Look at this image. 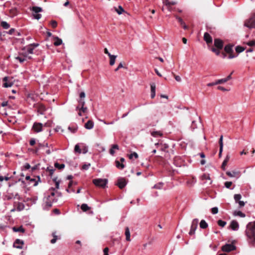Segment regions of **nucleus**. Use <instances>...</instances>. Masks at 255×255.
I'll list each match as a JSON object with an SVG mask.
<instances>
[{"mask_svg": "<svg viewBox=\"0 0 255 255\" xmlns=\"http://www.w3.org/2000/svg\"><path fill=\"white\" fill-rule=\"evenodd\" d=\"M249 243L253 245H255V221L250 222L247 225L245 231Z\"/></svg>", "mask_w": 255, "mask_h": 255, "instance_id": "nucleus-1", "label": "nucleus"}, {"mask_svg": "<svg viewBox=\"0 0 255 255\" xmlns=\"http://www.w3.org/2000/svg\"><path fill=\"white\" fill-rule=\"evenodd\" d=\"M38 46L39 44L38 43H32L28 45L22 49L21 54L24 57L27 58V59H29L31 58V56H29V54H33L34 49Z\"/></svg>", "mask_w": 255, "mask_h": 255, "instance_id": "nucleus-2", "label": "nucleus"}, {"mask_svg": "<svg viewBox=\"0 0 255 255\" xmlns=\"http://www.w3.org/2000/svg\"><path fill=\"white\" fill-rule=\"evenodd\" d=\"M245 26L250 28L255 27V14H253L244 24Z\"/></svg>", "mask_w": 255, "mask_h": 255, "instance_id": "nucleus-3", "label": "nucleus"}, {"mask_svg": "<svg viewBox=\"0 0 255 255\" xmlns=\"http://www.w3.org/2000/svg\"><path fill=\"white\" fill-rule=\"evenodd\" d=\"M93 183L97 186L104 187L107 183V180L105 179H95L93 181Z\"/></svg>", "mask_w": 255, "mask_h": 255, "instance_id": "nucleus-4", "label": "nucleus"}, {"mask_svg": "<svg viewBox=\"0 0 255 255\" xmlns=\"http://www.w3.org/2000/svg\"><path fill=\"white\" fill-rule=\"evenodd\" d=\"M32 10L34 18L38 20L41 17V15L38 13L42 11V8L38 6H33L32 8Z\"/></svg>", "mask_w": 255, "mask_h": 255, "instance_id": "nucleus-5", "label": "nucleus"}, {"mask_svg": "<svg viewBox=\"0 0 255 255\" xmlns=\"http://www.w3.org/2000/svg\"><path fill=\"white\" fill-rule=\"evenodd\" d=\"M199 220L197 219H194L191 224V229L189 232L190 235H193L195 234V231L197 228Z\"/></svg>", "mask_w": 255, "mask_h": 255, "instance_id": "nucleus-6", "label": "nucleus"}, {"mask_svg": "<svg viewBox=\"0 0 255 255\" xmlns=\"http://www.w3.org/2000/svg\"><path fill=\"white\" fill-rule=\"evenodd\" d=\"M33 107L36 108L37 113L41 115L44 114L45 111H46L45 107L43 105L41 104H34Z\"/></svg>", "mask_w": 255, "mask_h": 255, "instance_id": "nucleus-7", "label": "nucleus"}, {"mask_svg": "<svg viewBox=\"0 0 255 255\" xmlns=\"http://www.w3.org/2000/svg\"><path fill=\"white\" fill-rule=\"evenodd\" d=\"M12 79L5 77L3 79V86L5 88L11 87L13 85Z\"/></svg>", "mask_w": 255, "mask_h": 255, "instance_id": "nucleus-8", "label": "nucleus"}, {"mask_svg": "<svg viewBox=\"0 0 255 255\" xmlns=\"http://www.w3.org/2000/svg\"><path fill=\"white\" fill-rule=\"evenodd\" d=\"M236 249V247L233 244H226L222 247V250L225 252H230Z\"/></svg>", "mask_w": 255, "mask_h": 255, "instance_id": "nucleus-9", "label": "nucleus"}, {"mask_svg": "<svg viewBox=\"0 0 255 255\" xmlns=\"http://www.w3.org/2000/svg\"><path fill=\"white\" fill-rule=\"evenodd\" d=\"M226 174L230 177L239 178L241 176V172L239 171L234 170L232 171H227Z\"/></svg>", "mask_w": 255, "mask_h": 255, "instance_id": "nucleus-10", "label": "nucleus"}, {"mask_svg": "<svg viewBox=\"0 0 255 255\" xmlns=\"http://www.w3.org/2000/svg\"><path fill=\"white\" fill-rule=\"evenodd\" d=\"M43 125L40 123H35L33 126V129L35 132H39L42 131Z\"/></svg>", "mask_w": 255, "mask_h": 255, "instance_id": "nucleus-11", "label": "nucleus"}, {"mask_svg": "<svg viewBox=\"0 0 255 255\" xmlns=\"http://www.w3.org/2000/svg\"><path fill=\"white\" fill-rule=\"evenodd\" d=\"M127 182L125 178H120L118 180L117 185L120 189H123L126 186Z\"/></svg>", "mask_w": 255, "mask_h": 255, "instance_id": "nucleus-12", "label": "nucleus"}, {"mask_svg": "<svg viewBox=\"0 0 255 255\" xmlns=\"http://www.w3.org/2000/svg\"><path fill=\"white\" fill-rule=\"evenodd\" d=\"M201 179L202 180H205V183H207L209 185H211L212 183V181L211 180L209 174H204L201 177Z\"/></svg>", "mask_w": 255, "mask_h": 255, "instance_id": "nucleus-13", "label": "nucleus"}, {"mask_svg": "<svg viewBox=\"0 0 255 255\" xmlns=\"http://www.w3.org/2000/svg\"><path fill=\"white\" fill-rule=\"evenodd\" d=\"M23 242L20 239H16L13 244V247L21 249L23 248Z\"/></svg>", "mask_w": 255, "mask_h": 255, "instance_id": "nucleus-14", "label": "nucleus"}, {"mask_svg": "<svg viewBox=\"0 0 255 255\" xmlns=\"http://www.w3.org/2000/svg\"><path fill=\"white\" fill-rule=\"evenodd\" d=\"M214 45L219 49H222L223 47V42L219 39H215L214 40Z\"/></svg>", "mask_w": 255, "mask_h": 255, "instance_id": "nucleus-15", "label": "nucleus"}, {"mask_svg": "<svg viewBox=\"0 0 255 255\" xmlns=\"http://www.w3.org/2000/svg\"><path fill=\"white\" fill-rule=\"evenodd\" d=\"M54 201V198L51 197V196H48L45 201V205L47 208H50L52 206V203Z\"/></svg>", "mask_w": 255, "mask_h": 255, "instance_id": "nucleus-16", "label": "nucleus"}, {"mask_svg": "<svg viewBox=\"0 0 255 255\" xmlns=\"http://www.w3.org/2000/svg\"><path fill=\"white\" fill-rule=\"evenodd\" d=\"M14 206L16 207V211H21L24 209L25 206L23 203L21 202H15Z\"/></svg>", "mask_w": 255, "mask_h": 255, "instance_id": "nucleus-17", "label": "nucleus"}, {"mask_svg": "<svg viewBox=\"0 0 255 255\" xmlns=\"http://www.w3.org/2000/svg\"><path fill=\"white\" fill-rule=\"evenodd\" d=\"M204 39L207 44L211 43L212 42V38L207 32H205L204 33Z\"/></svg>", "mask_w": 255, "mask_h": 255, "instance_id": "nucleus-18", "label": "nucleus"}, {"mask_svg": "<svg viewBox=\"0 0 255 255\" xmlns=\"http://www.w3.org/2000/svg\"><path fill=\"white\" fill-rule=\"evenodd\" d=\"M231 228L234 231H237L239 229V225L236 221H232L230 224Z\"/></svg>", "mask_w": 255, "mask_h": 255, "instance_id": "nucleus-19", "label": "nucleus"}, {"mask_svg": "<svg viewBox=\"0 0 255 255\" xmlns=\"http://www.w3.org/2000/svg\"><path fill=\"white\" fill-rule=\"evenodd\" d=\"M223 136L221 135L219 139V144H220V149H219V157L221 156L222 152L223 151Z\"/></svg>", "mask_w": 255, "mask_h": 255, "instance_id": "nucleus-20", "label": "nucleus"}, {"mask_svg": "<svg viewBox=\"0 0 255 255\" xmlns=\"http://www.w3.org/2000/svg\"><path fill=\"white\" fill-rule=\"evenodd\" d=\"M225 83V80H223V79H219L215 81V82L212 83H209L207 84V86L208 87H211L214 85H216L218 84H221L222 83Z\"/></svg>", "mask_w": 255, "mask_h": 255, "instance_id": "nucleus-21", "label": "nucleus"}, {"mask_svg": "<svg viewBox=\"0 0 255 255\" xmlns=\"http://www.w3.org/2000/svg\"><path fill=\"white\" fill-rule=\"evenodd\" d=\"M151 88V98L153 99L155 96V89L156 86L154 83H152L150 84Z\"/></svg>", "mask_w": 255, "mask_h": 255, "instance_id": "nucleus-22", "label": "nucleus"}, {"mask_svg": "<svg viewBox=\"0 0 255 255\" xmlns=\"http://www.w3.org/2000/svg\"><path fill=\"white\" fill-rule=\"evenodd\" d=\"M94 122L91 120H89L85 125V128L88 129H91L94 127Z\"/></svg>", "mask_w": 255, "mask_h": 255, "instance_id": "nucleus-23", "label": "nucleus"}, {"mask_svg": "<svg viewBox=\"0 0 255 255\" xmlns=\"http://www.w3.org/2000/svg\"><path fill=\"white\" fill-rule=\"evenodd\" d=\"M34 96L33 95H29L27 97V102L29 103V105H32L33 106V104H35L34 102Z\"/></svg>", "mask_w": 255, "mask_h": 255, "instance_id": "nucleus-24", "label": "nucleus"}, {"mask_svg": "<svg viewBox=\"0 0 255 255\" xmlns=\"http://www.w3.org/2000/svg\"><path fill=\"white\" fill-rule=\"evenodd\" d=\"M25 179L26 180H29V184L30 183H33V185L34 186H35L37 185L38 184V182L37 181H36V179H34V178H31L29 176H26V177H25Z\"/></svg>", "mask_w": 255, "mask_h": 255, "instance_id": "nucleus-25", "label": "nucleus"}, {"mask_svg": "<svg viewBox=\"0 0 255 255\" xmlns=\"http://www.w3.org/2000/svg\"><path fill=\"white\" fill-rule=\"evenodd\" d=\"M125 235L126 237V240L127 241H130V234L129 229L128 227L126 228Z\"/></svg>", "mask_w": 255, "mask_h": 255, "instance_id": "nucleus-26", "label": "nucleus"}, {"mask_svg": "<svg viewBox=\"0 0 255 255\" xmlns=\"http://www.w3.org/2000/svg\"><path fill=\"white\" fill-rule=\"evenodd\" d=\"M109 57L110 58V65L111 66L114 65L116 61L117 56L111 54Z\"/></svg>", "mask_w": 255, "mask_h": 255, "instance_id": "nucleus-27", "label": "nucleus"}, {"mask_svg": "<svg viewBox=\"0 0 255 255\" xmlns=\"http://www.w3.org/2000/svg\"><path fill=\"white\" fill-rule=\"evenodd\" d=\"M119 146L117 144H113L112 145L111 148L110 149V153L113 155H114L115 151V149H119Z\"/></svg>", "mask_w": 255, "mask_h": 255, "instance_id": "nucleus-28", "label": "nucleus"}, {"mask_svg": "<svg viewBox=\"0 0 255 255\" xmlns=\"http://www.w3.org/2000/svg\"><path fill=\"white\" fill-rule=\"evenodd\" d=\"M55 188H51L49 189V191L50 192V195L49 196H51V197L54 198V196L56 194H58L59 196L61 195V194L59 192H55Z\"/></svg>", "mask_w": 255, "mask_h": 255, "instance_id": "nucleus-29", "label": "nucleus"}, {"mask_svg": "<svg viewBox=\"0 0 255 255\" xmlns=\"http://www.w3.org/2000/svg\"><path fill=\"white\" fill-rule=\"evenodd\" d=\"M151 134L152 136L157 137L162 136V133L160 131H154L151 132Z\"/></svg>", "mask_w": 255, "mask_h": 255, "instance_id": "nucleus-30", "label": "nucleus"}, {"mask_svg": "<svg viewBox=\"0 0 255 255\" xmlns=\"http://www.w3.org/2000/svg\"><path fill=\"white\" fill-rule=\"evenodd\" d=\"M55 41L54 42V45L55 46H59L62 43V40L61 39L58 38V37H55Z\"/></svg>", "mask_w": 255, "mask_h": 255, "instance_id": "nucleus-31", "label": "nucleus"}, {"mask_svg": "<svg viewBox=\"0 0 255 255\" xmlns=\"http://www.w3.org/2000/svg\"><path fill=\"white\" fill-rule=\"evenodd\" d=\"M76 110H81L83 113H86L88 112V108L86 106L84 107H80V106H77L76 108Z\"/></svg>", "mask_w": 255, "mask_h": 255, "instance_id": "nucleus-32", "label": "nucleus"}, {"mask_svg": "<svg viewBox=\"0 0 255 255\" xmlns=\"http://www.w3.org/2000/svg\"><path fill=\"white\" fill-rule=\"evenodd\" d=\"M200 227L202 229H206L208 227V224L204 220L201 221L200 223Z\"/></svg>", "mask_w": 255, "mask_h": 255, "instance_id": "nucleus-33", "label": "nucleus"}, {"mask_svg": "<svg viewBox=\"0 0 255 255\" xmlns=\"http://www.w3.org/2000/svg\"><path fill=\"white\" fill-rule=\"evenodd\" d=\"M234 215L240 216L241 217H245L246 216L245 214L242 213L240 211H236L234 212Z\"/></svg>", "mask_w": 255, "mask_h": 255, "instance_id": "nucleus-34", "label": "nucleus"}, {"mask_svg": "<svg viewBox=\"0 0 255 255\" xmlns=\"http://www.w3.org/2000/svg\"><path fill=\"white\" fill-rule=\"evenodd\" d=\"M116 167L122 169L125 167V165L123 163H121L119 161L116 160L115 161Z\"/></svg>", "mask_w": 255, "mask_h": 255, "instance_id": "nucleus-35", "label": "nucleus"}, {"mask_svg": "<svg viewBox=\"0 0 255 255\" xmlns=\"http://www.w3.org/2000/svg\"><path fill=\"white\" fill-rule=\"evenodd\" d=\"M81 209L84 212H86L89 210L90 208L86 204H83L81 206Z\"/></svg>", "mask_w": 255, "mask_h": 255, "instance_id": "nucleus-36", "label": "nucleus"}, {"mask_svg": "<svg viewBox=\"0 0 255 255\" xmlns=\"http://www.w3.org/2000/svg\"><path fill=\"white\" fill-rule=\"evenodd\" d=\"M225 51L228 53L232 51V46L231 45H227L225 47Z\"/></svg>", "mask_w": 255, "mask_h": 255, "instance_id": "nucleus-37", "label": "nucleus"}, {"mask_svg": "<svg viewBox=\"0 0 255 255\" xmlns=\"http://www.w3.org/2000/svg\"><path fill=\"white\" fill-rule=\"evenodd\" d=\"M52 236L53 237V239L50 241V242L51 244H53L56 243L57 240L58 239V237L56 235V232H53L52 233Z\"/></svg>", "mask_w": 255, "mask_h": 255, "instance_id": "nucleus-38", "label": "nucleus"}, {"mask_svg": "<svg viewBox=\"0 0 255 255\" xmlns=\"http://www.w3.org/2000/svg\"><path fill=\"white\" fill-rule=\"evenodd\" d=\"M80 147H81V146H80L79 144H76L74 147L75 151L76 152H78V153H81L82 152V150L80 149Z\"/></svg>", "mask_w": 255, "mask_h": 255, "instance_id": "nucleus-39", "label": "nucleus"}, {"mask_svg": "<svg viewBox=\"0 0 255 255\" xmlns=\"http://www.w3.org/2000/svg\"><path fill=\"white\" fill-rule=\"evenodd\" d=\"M163 185V183L159 182L156 184H155L152 188H155V189H161L162 188Z\"/></svg>", "mask_w": 255, "mask_h": 255, "instance_id": "nucleus-40", "label": "nucleus"}, {"mask_svg": "<svg viewBox=\"0 0 255 255\" xmlns=\"http://www.w3.org/2000/svg\"><path fill=\"white\" fill-rule=\"evenodd\" d=\"M1 26L4 28V29H8L9 27V24L7 23L6 21H2L1 22Z\"/></svg>", "mask_w": 255, "mask_h": 255, "instance_id": "nucleus-41", "label": "nucleus"}, {"mask_svg": "<svg viewBox=\"0 0 255 255\" xmlns=\"http://www.w3.org/2000/svg\"><path fill=\"white\" fill-rule=\"evenodd\" d=\"M53 181H54V182L55 183V189H58L59 188V184H60V181L59 180H57V178H54L53 179Z\"/></svg>", "mask_w": 255, "mask_h": 255, "instance_id": "nucleus-42", "label": "nucleus"}, {"mask_svg": "<svg viewBox=\"0 0 255 255\" xmlns=\"http://www.w3.org/2000/svg\"><path fill=\"white\" fill-rule=\"evenodd\" d=\"M234 198L236 203H237L241 199L242 196L240 194H235Z\"/></svg>", "mask_w": 255, "mask_h": 255, "instance_id": "nucleus-43", "label": "nucleus"}, {"mask_svg": "<svg viewBox=\"0 0 255 255\" xmlns=\"http://www.w3.org/2000/svg\"><path fill=\"white\" fill-rule=\"evenodd\" d=\"M116 11L119 14H121L124 11V9L122 6L119 5L118 8L116 9Z\"/></svg>", "mask_w": 255, "mask_h": 255, "instance_id": "nucleus-44", "label": "nucleus"}, {"mask_svg": "<svg viewBox=\"0 0 255 255\" xmlns=\"http://www.w3.org/2000/svg\"><path fill=\"white\" fill-rule=\"evenodd\" d=\"M245 48L242 46H238L236 47V51L238 53H241L245 50Z\"/></svg>", "mask_w": 255, "mask_h": 255, "instance_id": "nucleus-45", "label": "nucleus"}, {"mask_svg": "<svg viewBox=\"0 0 255 255\" xmlns=\"http://www.w3.org/2000/svg\"><path fill=\"white\" fill-rule=\"evenodd\" d=\"M229 160V157L228 156H227V157H226V158L224 160V161H223V162L222 163V167L223 169H225V167L226 165V164H227V162H228Z\"/></svg>", "mask_w": 255, "mask_h": 255, "instance_id": "nucleus-46", "label": "nucleus"}, {"mask_svg": "<svg viewBox=\"0 0 255 255\" xmlns=\"http://www.w3.org/2000/svg\"><path fill=\"white\" fill-rule=\"evenodd\" d=\"M78 105L77 106H80V107H85V100H78Z\"/></svg>", "mask_w": 255, "mask_h": 255, "instance_id": "nucleus-47", "label": "nucleus"}, {"mask_svg": "<svg viewBox=\"0 0 255 255\" xmlns=\"http://www.w3.org/2000/svg\"><path fill=\"white\" fill-rule=\"evenodd\" d=\"M55 167L59 169H62L63 168H64L65 167V165L64 164H59L58 163H55Z\"/></svg>", "mask_w": 255, "mask_h": 255, "instance_id": "nucleus-48", "label": "nucleus"}, {"mask_svg": "<svg viewBox=\"0 0 255 255\" xmlns=\"http://www.w3.org/2000/svg\"><path fill=\"white\" fill-rule=\"evenodd\" d=\"M86 95L84 92H81L79 94V99L78 100H85Z\"/></svg>", "mask_w": 255, "mask_h": 255, "instance_id": "nucleus-49", "label": "nucleus"}, {"mask_svg": "<svg viewBox=\"0 0 255 255\" xmlns=\"http://www.w3.org/2000/svg\"><path fill=\"white\" fill-rule=\"evenodd\" d=\"M218 224L219 226L224 227L226 225V222L221 220H219L218 221Z\"/></svg>", "mask_w": 255, "mask_h": 255, "instance_id": "nucleus-50", "label": "nucleus"}, {"mask_svg": "<svg viewBox=\"0 0 255 255\" xmlns=\"http://www.w3.org/2000/svg\"><path fill=\"white\" fill-rule=\"evenodd\" d=\"M128 156L129 159H132L133 157L136 159L138 158V154L136 152H133L129 154Z\"/></svg>", "mask_w": 255, "mask_h": 255, "instance_id": "nucleus-51", "label": "nucleus"}, {"mask_svg": "<svg viewBox=\"0 0 255 255\" xmlns=\"http://www.w3.org/2000/svg\"><path fill=\"white\" fill-rule=\"evenodd\" d=\"M176 18L178 20V21L180 23L181 25L184 24L185 22H184V21L181 17H180L178 16H176Z\"/></svg>", "mask_w": 255, "mask_h": 255, "instance_id": "nucleus-52", "label": "nucleus"}, {"mask_svg": "<svg viewBox=\"0 0 255 255\" xmlns=\"http://www.w3.org/2000/svg\"><path fill=\"white\" fill-rule=\"evenodd\" d=\"M81 147L82 149V152L83 153H86L88 152V147L86 146H84L83 144H81Z\"/></svg>", "mask_w": 255, "mask_h": 255, "instance_id": "nucleus-53", "label": "nucleus"}, {"mask_svg": "<svg viewBox=\"0 0 255 255\" xmlns=\"http://www.w3.org/2000/svg\"><path fill=\"white\" fill-rule=\"evenodd\" d=\"M69 130H70L72 132L74 133L77 130V127H69L68 128Z\"/></svg>", "mask_w": 255, "mask_h": 255, "instance_id": "nucleus-54", "label": "nucleus"}, {"mask_svg": "<svg viewBox=\"0 0 255 255\" xmlns=\"http://www.w3.org/2000/svg\"><path fill=\"white\" fill-rule=\"evenodd\" d=\"M15 58H16L17 60H18L20 63H22V62H23L26 60V59H27V58H25V57H24V58H22V57H19V56H18V57H16Z\"/></svg>", "mask_w": 255, "mask_h": 255, "instance_id": "nucleus-55", "label": "nucleus"}, {"mask_svg": "<svg viewBox=\"0 0 255 255\" xmlns=\"http://www.w3.org/2000/svg\"><path fill=\"white\" fill-rule=\"evenodd\" d=\"M211 211L213 214H216L218 212V208L217 207H213L212 208Z\"/></svg>", "mask_w": 255, "mask_h": 255, "instance_id": "nucleus-56", "label": "nucleus"}, {"mask_svg": "<svg viewBox=\"0 0 255 255\" xmlns=\"http://www.w3.org/2000/svg\"><path fill=\"white\" fill-rule=\"evenodd\" d=\"M232 185V182L231 181H227L225 183V186L227 188H230Z\"/></svg>", "mask_w": 255, "mask_h": 255, "instance_id": "nucleus-57", "label": "nucleus"}, {"mask_svg": "<svg viewBox=\"0 0 255 255\" xmlns=\"http://www.w3.org/2000/svg\"><path fill=\"white\" fill-rule=\"evenodd\" d=\"M91 164L90 163L85 164L82 166V169L83 170H87L90 167Z\"/></svg>", "mask_w": 255, "mask_h": 255, "instance_id": "nucleus-58", "label": "nucleus"}, {"mask_svg": "<svg viewBox=\"0 0 255 255\" xmlns=\"http://www.w3.org/2000/svg\"><path fill=\"white\" fill-rule=\"evenodd\" d=\"M212 51L216 53L217 55H219L220 53V49H217L215 48H212Z\"/></svg>", "mask_w": 255, "mask_h": 255, "instance_id": "nucleus-59", "label": "nucleus"}, {"mask_svg": "<svg viewBox=\"0 0 255 255\" xmlns=\"http://www.w3.org/2000/svg\"><path fill=\"white\" fill-rule=\"evenodd\" d=\"M247 44L250 46H252L255 45V40H252L247 43Z\"/></svg>", "mask_w": 255, "mask_h": 255, "instance_id": "nucleus-60", "label": "nucleus"}, {"mask_svg": "<svg viewBox=\"0 0 255 255\" xmlns=\"http://www.w3.org/2000/svg\"><path fill=\"white\" fill-rule=\"evenodd\" d=\"M233 72H232L230 75H229L227 78H224L223 80H225V83H226V82H227L228 81H229V80H230L232 77H231V75L233 74Z\"/></svg>", "mask_w": 255, "mask_h": 255, "instance_id": "nucleus-61", "label": "nucleus"}, {"mask_svg": "<svg viewBox=\"0 0 255 255\" xmlns=\"http://www.w3.org/2000/svg\"><path fill=\"white\" fill-rule=\"evenodd\" d=\"M237 203H238V204L239 205V207L240 208L244 207L245 206V202L244 201H240V200Z\"/></svg>", "mask_w": 255, "mask_h": 255, "instance_id": "nucleus-62", "label": "nucleus"}, {"mask_svg": "<svg viewBox=\"0 0 255 255\" xmlns=\"http://www.w3.org/2000/svg\"><path fill=\"white\" fill-rule=\"evenodd\" d=\"M174 78H175V79L177 82H181V77H180L179 76H178V75H174Z\"/></svg>", "mask_w": 255, "mask_h": 255, "instance_id": "nucleus-63", "label": "nucleus"}, {"mask_svg": "<svg viewBox=\"0 0 255 255\" xmlns=\"http://www.w3.org/2000/svg\"><path fill=\"white\" fill-rule=\"evenodd\" d=\"M51 26L52 27L55 28L57 26V23L55 21H52L51 23Z\"/></svg>", "mask_w": 255, "mask_h": 255, "instance_id": "nucleus-64", "label": "nucleus"}]
</instances>
